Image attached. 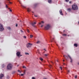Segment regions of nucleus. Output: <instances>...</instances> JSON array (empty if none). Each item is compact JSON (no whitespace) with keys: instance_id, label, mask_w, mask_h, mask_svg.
<instances>
[{"instance_id":"44","label":"nucleus","mask_w":79,"mask_h":79,"mask_svg":"<svg viewBox=\"0 0 79 79\" xmlns=\"http://www.w3.org/2000/svg\"><path fill=\"white\" fill-rule=\"evenodd\" d=\"M68 73H70V71L69 70H68Z\"/></svg>"},{"instance_id":"19","label":"nucleus","mask_w":79,"mask_h":79,"mask_svg":"<svg viewBox=\"0 0 79 79\" xmlns=\"http://www.w3.org/2000/svg\"><path fill=\"white\" fill-rule=\"evenodd\" d=\"M30 38H32L33 37V35H30Z\"/></svg>"},{"instance_id":"30","label":"nucleus","mask_w":79,"mask_h":79,"mask_svg":"<svg viewBox=\"0 0 79 79\" xmlns=\"http://www.w3.org/2000/svg\"><path fill=\"white\" fill-rule=\"evenodd\" d=\"M6 7L7 8H8V6L6 4Z\"/></svg>"},{"instance_id":"11","label":"nucleus","mask_w":79,"mask_h":79,"mask_svg":"<svg viewBox=\"0 0 79 79\" xmlns=\"http://www.w3.org/2000/svg\"><path fill=\"white\" fill-rule=\"evenodd\" d=\"M3 77V74H1L0 75V79H1L2 77Z\"/></svg>"},{"instance_id":"59","label":"nucleus","mask_w":79,"mask_h":79,"mask_svg":"<svg viewBox=\"0 0 79 79\" xmlns=\"http://www.w3.org/2000/svg\"><path fill=\"white\" fill-rule=\"evenodd\" d=\"M52 63H53V62H51Z\"/></svg>"},{"instance_id":"27","label":"nucleus","mask_w":79,"mask_h":79,"mask_svg":"<svg viewBox=\"0 0 79 79\" xmlns=\"http://www.w3.org/2000/svg\"><path fill=\"white\" fill-rule=\"evenodd\" d=\"M65 2H68L69 0H65Z\"/></svg>"},{"instance_id":"15","label":"nucleus","mask_w":79,"mask_h":79,"mask_svg":"<svg viewBox=\"0 0 79 79\" xmlns=\"http://www.w3.org/2000/svg\"><path fill=\"white\" fill-rule=\"evenodd\" d=\"M40 41H37V42H36V44H40Z\"/></svg>"},{"instance_id":"2","label":"nucleus","mask_w":79,"mask_h":79,"mask_svg":"<svg viewBox=\"0 0 79 79\" xmlns=\"http://www.w3.org/2000/svg\"><path fill=\"white\" fill-rule=\"evenodd\" d=\"M50 25L49 24H47L44 27L45 30H48L50 29Z\"/></svg>"},{"instance_id":"4","label":"nucleus","mask_w":79,"mask_h":79,"mask_svg":"<svg viewBox=\"0 0 79 79\" xmlns=\"http://www.w3.org/2000/svg\"><path fill=\"white\" fill-rule=\"evenodd\" d=\"M0 31H3V30H4V28H3V27L2 24L0 23Z\"/></svg>"},{"instance_id":"7","label":"nucleus","mask_w":79,"mask_h":79,"mask_svg":"<svg viewBox=\"0 0 79 79\" xmlns=\"http://www.w3.org/2000/svg\"><path fill=\"white\" fill-rule=\"evenodd\" d=\"M30 24L33 27H35V25H34V24H36V22L31 23Z\"/></svg>"},{"instance_id":"1","label":"nucleus","mask_w":79,"mask_h":79,"mask_svg":"<svg viewBox=\"0 0 79 79\" xmlns=\"http://www.w3.org/2000/svg\"><path fill=\"white\" fill-rule=\"evenodd\" d=\"M72 9L73 10H77L78 9V6L77 5H73L72 6Z\"/></svg>"},{"instance_id":"33","label":"nucleus","mask_w":79,"mask_h":79,"mask_svg":"<svg viewBox=\"0 0 79 79\" xmlns=\"http://www.w3.org/2000/svg\"><path fill=\"white\" fill-rule=\"evenodd\" d=\"M15 26H16V27H18V24H16Z\"/></svg>"},{"instance_id":"17","label":"nucleus","mask_w":79,"mask_h":79,"mask_svg":"<svg viewBox=\"0 0 79 79\" xmlns=\"http://www.w3.org/2000/svg\"><path fill=\"white\" fill-rule=\"evenodd\" d=\"M48 55V54H44V56H47Z\"/></svg>"},{"instance_id":"41","label":"nucleus","mask_w":79,"mask_h":79,"mask_svg":"<svg viewBox=\"0 0 79 79\" xmlns=\"http://www.w3.org/2000/svg\"><path fill=\"white\" fill-rule=\"evenodd\" d=\"M63 33H64V32H65V30H64L63 31Z\"/></svg>"},{"instance_id":"55","label":"nucleus","mask_w":79,"mask_h":79,"mask_svg":"<svg viewBox=\"0 0 79 79\" xmlns=\"http://www.w3.org/2000/svg\"><path fill=\"white\" fill-rule=\"evenodd\" d=\"M78 64H79V62L78 63Z\"/></svg>"},{"instance_id":"36","label":"nucleus","mask_w":79,"mask_h":79,"mask_svg":"<svg viewBox=\"0 0 79 79\" xmlns=\"http://www.w3.org/2000/svg\"><path fill=\"white\" fill-rule=\"evenodd\" d=\"M77 75L75 76V78H77Z\"/></svg>"},{"instance_id":"23","label":"nucleus","mask_w":79,"mask_h":79,"mask_svg":"<svg viewBox=\"0 0 79 79\" xmlns=\"http://www.w3.org/2000/svg\"><path fill=\"white\" fill-rule=\"evenodd\" d=\"M25 55H29V53H27V52H25Z\"/></svg>"},{"instance_id":"32","label":"nucleus","mask_w":79,"mask_h":79,"mask_svg":"<svg viewBox=\"0 0 79 79\" xmlns=\"http://www.w3.org/2000/svg\"><path fill=\"white\" fill-rule=\"evenodd\" d=\"M52 67V66L51 65H49V67H50V68H51Z\"/></svg>"},{"instance_id":"51","label":"nucleus","mask_w":79,"mask_h":79,"mask_svg":"<svg viewBox=\"0 0 79 79\" xmlns=\"http://www.w3.org/2000/svg\"><path fill=\"white\" fill-rule=\"evenodd\" d=\"M68 36H69V35H68Z\"/></svg>"},{"instance_id":"47","label":"nucleus","mask_w":79,"mask_h":79,"mask_svg":"<svg viewBox=\"0 0 79 79\" xmlns=\"http://www.w3.org/2000/svg\"><path fill=\"white\" fill-rule=\"evenodd\" d=\"M44 50H45V51H46V49H44Z\"/></svg>"},{"instance_id":"3","label":"nucleus","mask_w":79,"mask_h":79,"mask_svg":"<svg viewBox=\"0 0 79 79\" xmlns=\"http://www.w3.org/2000/svg\"><path fill=\"white\" fill-rule=\"evenodd\" d=\"M12 68V65L11 64H9L7 66V69H11Z\"/></svg>"},{"instance_id":"39","label":"nucleus","mask_w":79,"mask_h":79,"mask_svg":"<svg viewBox=\"0 0 79 79\" xmlns=\"http://www.w3.org/2000/svg\"><path fill=\"white\" fill-rule=\"evenodd\" d=\"M41 23H44V21H42L41 22Z\"/></svg>"},{"instance_id":"5","label":"nucleus","mask_w":79,"mask_h":79,"mask_svg":"<svg viewBox=\"0 0 79 79\" xmlns=\"http://www.w3.org/2000/svg\"><path fill=\"white\" fill-rule=\"evenodd\" d=\"M31 45H32V44H31L30 43H28L27 44L26 47L27 48H29V47H31Z\"/></svg>"},{"instance_id":"54","label":"nucleus","mask_w":79,"mask_h":79,"mask_svg":"<svg viewBox=\"0 0 79 79\" xmlns=\"http://www.w3.org/2000/svg\"><path fill=\"white\" fill-rule=\"evenodd\" d=\"M20 22H21V20H20Z\"/></svg>"},{"instance_id":"10","label":"nucleus","mask_w":79,"mask_h":79,"mask_svg":"<svg viewBox=\"0 0 79 79\" xmlns=\"http://www.w3.org/2000/svg\"><path fill=\"white\" fill-rule=\"evenodd\" d=\"M59 12L60 13V15H63V13H62V10H60L59 11Z\"/></svg>"},{"instance_id":"24","label":"nucleus","mask_w":79,"mask_h":79,"mask_svg":"<svg viewBox=\"0 0 79 79\" xmlns=\"http://www.w3.org/2000/svg\"><path fill=\"white\" fill-rule=\"evenodd\" d=\"M18 2H19L20 3V4H21L20 0H18Z\"/></svg>"},{"instance_id":"38","label":"nucleus","mask_w":79,"mask_h":79,"mask_svg":"<svg viewBox=\"0 0 79 79\" xmlns=\"http://www.w3.org/2000/svg\"><path fill=\"white\" fill-rule=\"evenodd\" d=\"M22 6L23 7V8H26V6Z\"/></svg>"},{"instance_id":"31","label":"nucleus","mask_w":79,"mask_h":79,"mask_svg":"<svg viewBox=\"0 0 79 79\" xmlns=\"http://www.w3.org/2000/svg\"><path fill=\"white\" fill-rule=\"evenodd\" d=\"M32 79H35V77H32Z\"/></svg>"},{"instance_id":"53","label":"nucleus","mask_w":79,"mask_h":79,"mask_svg":"<svg viewBox=\"0 0 79 79\" xmlns=\"http://www.w3.org/2000/svg\"><path fill=\"white\" fill-rule=\"evenodd\" d=\"M40 24H41V23H40Z\"/></svg>"},{"instance_id":"48","label":"nucleus","mask_w":79,"mask_h":79,"mask_svg":"<svg viewBox=\"0 0 79 79\" xmlns=\"http://www.w3.org/2000/svg\"><path fill=\"white\" fill-rule=\"evenodd\" d=\"M54 39H55V38H53V40H54Z\"/></svg>"},{"instance_id":"52","label":"nucleus","mask_w":79,"mask_h":79,"mask_svg":"<svg viewBox=\"0 0 79 79\" xmlns=\"http://www.w3.org/2000/svg\"><path fill=\"white\" fill-rule=\"evenodd\" d=\"M63 61H64V60H63Z\"/></svg>"},{"instance_id":"37","label":"nucleus","mask_w":79,"mask_h":79,"mask_svg":"<svg viewBox=\"0 0 79 79\" xmlns=\"http://www.w3.org/2000/svg\"><path fill=\"white\" fill-rule=\"evenodd\" d=\"M9 3H10V4H11L12 3H11V2L9 1Z\"/></svg>"},{"instance_id":"56","label":"nucleus","mask_w":79,"mask_h":79,"mask_svg":"<svg viewBox=\"0 0 79 79\" xmlns=\"http://www.w3.org/2000/svg\"><path fill=\"white\" fill-rule=\"evenodd\" d=\"M64 64H65L64 63Z\"/></svg>"},{"instance_id":"58","label":"nucleus","mask_w":79,"mask_h":79,"mask_svg":"<svg viewBox=\"0 0 79 79\" xmlns=\"http://www.w3.org/2000/svg\"><path fill=\"white\" fill-rule=\"evenodd\" d=\"M57 62H58V60H57Z\"/></svg>"},{"instance_id":"9","label":"nucleus","mask_w":79,"mask_h":79,"mask_svg":"<svg viewBox=\"0 0 79 79\" xmlns=\"http://www.w3.org/2000/svg\"><path fill=\"white\" fill-rule=\"evenodd\" d=\"M64 57V58H65V59L66 60H67L68 59V56L64 55L63 56Z\"/></svg>"},{"instance_id":"12","label":"nucleus","mask_w":79,"mask_h":79,"mask_svg":"<svg viewBox=\"0 0 79 79\" xmlns=\"http://www.w3.org/2000/svg\"><path fill=\"white\" fill-rule=\"evenodd\" d=\"M67 10L69 11V12H70L71 11V8H68L67 9Z\"/></svg>"},{"instance_id":"43","label":"nucleus","mask_w":79,"mask_h":79,"mask_svg":"<svg viewBox=\"0 0 79 79\" xmlns=\"http://www.w3.org/2000/svg\"><path fill=\"white\" fill-rule=\"evenodd\" d=\"M10 11H11V12H12V10H10Z\"/></svg>"},{"instance_id":"35","label":"nucleus","mask_w":79,"mask_h":79,"mask_svg":"<svg viewBox=\"0 0 79 79\" xmlns=\"http://www.w3.org/2000/svg\"><path fill=\"white\" fill-rule=\"evenodd\" d=\"M60 68L61 70H62V67H60Z\"/></svg>"},{"instance_id":"29","label":"nucleus","mask_w":79,"mask_h":79,"mask_svg":"<svg viewBox=\"0 0 79 79\" xmlns=\"http://www.w3.org/2000/svg\"><path fill=\"white\" fill-rule=\"evenodd\" d=\"M23 37L24 39H26V36H23Z\"/></svg>"},{"instance_id":"57","label":"nucleus","mask_w":79,"mask_h":79,"mask_svg":"<svg viewBox=\"0 0 79 79\" xmlns=\"http://www.w3.org/2000/svg\"><path fill=\"white\" fill-rule=\"evenodd\" d=\"M8 0V1H9L10 0Z\"/></svg>"},{"instance_id":"26","label":"nucleus","mask_w":79,"mask_h":79,"mask_svg":"<svg viewBox=\"0 0 79 79\" xmlns=\"http://www.w3.org/2000/svg\"><path fill=\"white\" fill-rule=\"evenodd\" d=\"M23 68H26V67L25 66H23Z\"/></svg>"},{"instance_id":"49","label":"nucleus","mask_w":79,"mask_h":79,"mask_svg":"<svg viewBox=\"0 0 79 79\" xmlns=\"http://www.w3.org/2000/svg\"><path fill=\"white\" fill-rule=\"evenodd\" d=\"M19 66V65H17V67H18V66Z\"/></svg>"},{"instance_id":"46","label":"nucleus","mask_w":79,"mask_h":79,"mask_svg":"<svg viewBox=\"0 0 79 79\" xmlns=\"http://www.w3.org/2000/svg\"><path fill=\"white\" fill-rule=\"evenodd\" d=\"M18 72H21V71L20 70H18Z\"/></svg>"},{"instance_id":"21","label":"nucleus","mask_w":79,"mask_h":79,"mask_svg":"<svg viewBox=\"0 0 79 79\" xmlns=\"http://www.w3.org/2000/svg\"><path fill=\"white\" fill-rule=\"evenodd\" d=\"M63 36H66V34H63Z\"/></svg>"},{"instance_id":"8","label":"nucleus","mask_w":79,"mask_h":79,"mask_svg":"<svg viewBox=\"0 0 79 79\" xmlns=\"http://www.w3.org/2000/svg\"><path fill=\"white\" fill-rule=\"evenodd\" d=\"M68 56H69V58H70L71 60V61H70L71 63H72V62H73V60L72 59V58H71V56L69 55H68Z\"/></svg>"},{"instance_id":"14","label":"nucleus","mask_w":79,"mask_h":79,"mask_svg":"<svg viewBox=\"0 0 79 79\" xmlns=\"http://www.w3.org/2000/svg\"><path fill=\"white\" fill-rule=\"evenodd\" d=\"M27 11H28V12H29L31 11V9H30L29 8H28L27 9Z\"/></svg>"},{"instance_id":"20","label":"nucleus","mask_w":79,"mask_h":79,"mask_svg":"<svg viewBox=\"0 0 79 79\" xmlns=\"http://www.w3.org/2000/svg\"><path fill=\"white\" fill-rule=\"evenodd\" d=\"M7 28L8 29H9V30L11 29V28L10 27H7Z\"/></svg>"},{"instance_id":"42","label":"nucleus","mask_w":79,"mask_h":79,"mask_svg":"<svg viewBox=\"0 0 79 79\" xmlns=\"http://www.w3.org/2000/svg\"><path fill=\"white\" fill-rule=\"evenodd\" d=\"M34 16H35V17H37V15H35Z\"/></svg>"},{"instance_id":"6","label":"nucleus","mask_w":79,"mask_h":79,"mask_svg":"<svg viewBox=\"0 0 79 79\" xmlns=\"http://www.w3.org/2000/svg\"><path fill=\"white\" fill-rule=\"evenodd\" d=\"M17 56H18V57H19V56H21L22 55H20V52H18L16 53Z\"/></svg>"},{"instance_id":"13","label":"nucleus","mask_w":79,"mask_h":79,"mask_svg":"<svg viewBox=\"0 0 79 79\" xmlns=\"http://www.w3.org/2000/svg\"><path fill=\"white\" fill-rule=\"evenodd\" d=\"M48 3H52V0H48Z\"/></svg>"},{"instance_id":"16","label":"nucleus","mask_w":79,"mask_h":79,"mask_svg":"<svg viewBox=\"0 0 79 79\" xmlns=\"http://www.w3.org/2000/svg\"><path fill=\"white\" fill-rule=\"evenodd\" d=\"M74 45L75 47H77V44H74Z\"/></svg>"},{"instance_id":"60","label":"nucleus","mask_w":79,"mask_h":79,"mask_svg":"<svg viewBox=\"0 0 79 79\" xmlns=\"http://www.w3.org/2000/svg\"><path fill=\"white\" fill-rule=\"evenodd\" d=\"M52 42V41H51Z\"/></svg>"},{"instance_id":"22","label":"nucleus","mask_w":79,"mask_h":79,"mask_svg":"<svg viewBox=\"0 0 79 79\" xmlns=\"http://www.w3.org/2000/svg\"><path fill=\"white\" fill-rule=\"evenodd\" d=\"M6 78L7 79H9L10 78V77H9L8 76H7L6 77Z\"/></svg>"},{"instance_id":"40","label":"nucleus","mask_w":79,"mask_h":79,"mask_svg":"<svg viewBox=\"0 0 79 79\" xmlns=\"http://www.w3.org/2000/svg\"><path fill=\"white\" fill-rule=\"evenodd\" d=\"M72 3V2H71V1H70V2H69V3Z\"/></svg>"},{"instance_id":"34","label":"nucleus","mask_w":79,"mask_h":79,"mask_svg":"<svg viewBox=\"0 0 79 79\" xmlns=\"http://www.w3.org/2000/svg\"><path fill=\"white\" fill-rule=\"evenodd\" d=\"M20 31L22 32H24V31H23V30H21Z\"/></svg>"},{"instance_id":"28","label":"nucleus","mask_w":79,"mask_h":79,"mask_svg":"<svg viewBox=\"0 0 79 79\" xmlns=\"http://www.w3.org/2000/svg\"><path fill=\"white\" fill-rule=\"evenodd\" d=\"M24 75V74H21V76H23Z\"/></svg>"},{"instance_id":"45","label":"nucleus","mask_w":79,"mask_h":79,"mask_svg":"<svg viewBox=\"0 0 79 79\" xmlns=\"http://www.w3.org/2000/svg\"><path fill=\"white\" fill-rule=\"evenodd\" d=\"M43 25H42L41 26V27H43Z\"/></svg>"},{"instance_id":"18","label":"nucleus","mask_w":79,"mask_h":79,"mask_svg":"<svg viewBox=\"0 0 79 79\" xmlns=\"http://www.w3.org/2000/svg\"><path fill=\"white\" fill-rule=\"evenodd\" d=\"M27 32H28V33H29L30 31L29 30V29H27Z\"/></svg>"},{"instance_id":"25","label":"nucleus","mask_w":79,"mask_h":79,"mask_svg":"<svg viewBox=\"0 0 79 79\" xmlns=\"http://www.w3.org/2000/svg\"><path fill=\"white\" fill-rule=\"evenodd\" d=\"M40 60L41 61H43V59H42V58H40Z\"/></svg>"},{"instance_id":"50","label":"nucleus","mask_w":79,"mask_h":79,"mask_svg":"<svg viewBox=\"0 0 79 79\" xmlns=\"http://www.w3.org/2000/svg\"><path fill=\"white\" fill-rule=\"evenodd\" d=\"M78 24H79V21L78 22Z\"/></svg>"}]
</instances>
